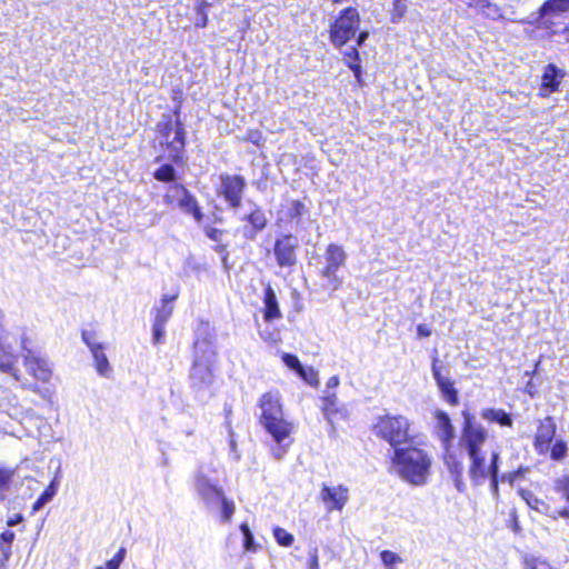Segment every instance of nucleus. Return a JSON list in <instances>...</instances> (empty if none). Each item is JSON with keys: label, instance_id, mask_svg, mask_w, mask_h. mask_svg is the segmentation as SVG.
<instances>
[{"label": "nucleus", "instance_id": "1", "mask_svg": "<svg viewBox=\"0 0 569 569\" xmlns=\"http://www.w3.org/2000/svg\"><path fill=\"white\" fill-rule=\"evenodd\" d=\"M459 446L469 458L468 473L475 486L485 483L490 475L498 473L499 451L491 446L488 431L481 425L467 419Z\"/></svg>", "mask_w": 569, "mask_h": 569}, {"label": "nucleus", "instance_id": "2", "mask_svg": "<svg viewBox=\"0 0 569 569\" xmlns=\"http://www.w3.org/2000/svg\"><path fill=\"white\" fill-rule=\"evenodd\" d=\"M431 463L429 453L417 447L395 448L391 457L393 472L412 486L427 483Z\"/></svg>", "mask_w": 569, "mask_h": 569}, {"label": "nucleus", "instance_id": "3", "mask_svg": "<svg viewBox=\"0 0 569 569\" xmlns=\"http://www.w3.org/2000/svg\"><path fill=\"white\" fill-rule=\"evenodd\" d=\"M20 349L23 367L29 376H31L38 387V382L49 385L53 371L50 361L39 351L33 350L29 346V338L23 333L20 338ZM30 383L28 380H26Z\"/></svg>", "mask_w": 569, "mask_h": 569}, {"label": "nucleus", "instance_id": "4", "mask_svg": "<svg viewBox=\"0 0 569 569\" xmlns=\"http://www.w3.org/2000/svg\"><path fill=\"white\" fill-rule=\"evenodd\" d=\"M378 437L389 442L393 448L407 442L409 438L410 421L403 416H382L373 426Z\"/></svg>", "mask_w": 569, "mask_h": 569}, {"label": "nucleus", "instance_id": "5", "mask_svg": "<svg viewBox=\"0 0 569 569\" xmlns=\"http://www.w3.org/2000/svg\"><path fill=\"white\" fill-rule=\"evenodd\" d=\"M360 17L355 8L340 11L336 20L330 24V40L336 47L346 44L359 30Z\"/></svg>", "mask_w": 569, "mask_h": 569}, {"label": "nucleus", "instance_id": "6", "mask_svg": "<svg viewBox=\"0 0 569 569\" xmlns=\"http://www.w3.org/2000/svg\"><path fill=\"white\" fill-rule=\"evenodd\" d=\"M323 259L325 264L320 270V276L328 281L332 290H338L342 284L338 270L346 264L348 254L342 246L330 243L326 248Z\"/></svg>", "mask_w": 569, "mask_h": 569}, {"label": "nucleus", "instance_id": "7", "mask_svg": "<svg viewBox=\"0 0 569 569\" xmlns=\"http://www.w3.org/2000/svg\"><path fill=\"white\" fill-rule=\"evenodd\" d=\"M166 204L180 209L183 213L191 214L197 222H201L202 213L196 198L179 183L168 187L163 197Z\"/></svg>", "mask_w": 569, "mask_h": 569}, {"label": "nucleus", "instance_id": "8", "mask_svg": "<svg viewBox=\"0 0 569 569\" xmlns=\"http://www.w3.org/2000/svg\"><path fill=\"white\" fill-rule=\"evenodd\" d=\"M268 433L272 437V439L278 443V448L273 450V457L276 459H281L286 453L288 447L291 445L292 440L290 436L293 431V425L287 421L283 416L276 418L274 420H269L261 423Z\"/></svg>", "mask_w": 569, "mask_h": 569}, {"label": "nucleus", "instance_id": "9", "mask_svg": "<svg viewBox=\"0 0 569 569\" xmlns=\"http://www.w3.org/2000/svg\"><path fill=\"white\" fill-rule=\"evenodd\" d=\"M194 488L208 506H217L222 498L223 489L218 480L212 479L206 467H200L194 476Z\"/></svg>", "mask_w": 569, "mask_h": 569}, {"label": "nucleus", "instance_id": "10", "mask_svg": "<svg viewBox=\"0 0 569 569\" xmlns=\"http://www.w3.org/2000/svg\"><path fill=\"white\" fill-rule=\"evenodd\" d=\"M246 186V180L241 176L221 174L218 193L224 198L231 208L237 209L241 204Z\"/></svg>", "mask_w": 569, "mask_h": 569}, {"label": "nucleus", "instance_id": "11", "mask_svg": "<svg viewBox=\"0 0 569 569\" xmlns=\"http://www.w3.org/2000/svg\"><path fill=\"white\" fill-rule=\"evenodd\" d=\"M214 352L209 351L206 360L197 359L191 369L190 379L191 385L196 390H203L211 386L213 381L212 362Z\"/></svg>", "mask_w": 569, "mask_h": 569}, {"label": "nucleus", "instance_id": "12", "mask_svg": "<svg viewBox=\"0 0 569 569\" xmlns=\"http://www.w3.org/2000/svg\"><path fill=\"white\" fill-rule=\"evenodd\" d=\"M298 239L292 234H286L277 239L274 243V256L280 267H292L297 262L296 249Z\"/></svg>", "mask_w": 569, "mask_h": 569}, {"label": "nucleus", "instance_id": "13", "mask_svg": "<svg viewBox=\"0 0 569 569\" xmlns=\"http://www.w3.org/2000/svg\"><path fill=\"white\" fill-rule=\"evenodd\" d=\"M320 498L326 505L328 511H341L349 500V489L343 485L327 486L322 485Z\"/></svg>", "mask_w": 569, "mask_h": 569}, {"label": "nucleus", "instance_id": "14", "mask_svg": "<svg viewBox=\"0 0 569 569\" xmlns=\"http://www.w3.org/2000/svg\"><path fill=\"white\" fill-rule=\"evenodd\" d=\"M82 340L84 341V343L88 346V348L91 351L97 372L101 377L108 378L112 372V368H111L109 360L104 353L103 345L96 341L94 335L92 332H87V331L83 332Z\"/></svg>", "mask_w": 569, "mask_h": 569}, {"label": "nucleus", "instance_id": "15", "mask_svg": "<svg viewBox=\"0 0 569 569\" xmlns=\"http://www.w3.org/2000/svg\"><path fill=\"white\" fill-rule=\"evenodd\" d=\"M556 435V423L551 417L540 420L535 437V449L537 452L545 455L550 449V443Z\"/></svg>", "mask_w": 569, "mask_h": 569}, {"label": "nucleus", "instance_id": "16", "mask_svg": "<svg viewBox=\"0 0 569 569\" xmlns=\"http://www.w3.org/2000/svg\"><path fill=\"white\" fill-rule=\"evenodd\" d=\"M260 409H261V416L260 421L261 423L274 420L278 417L283 416L282 412V406L280 403V397L278 393L274 392H266L260 398Z\"/></svg>", "mask_w": 569, "mask_h": 569}, {"label": "nucleus", "instance_id": "17", "mask_svg": "<svg viewBox=\"0 0 569 569\" xmlns=\"http://www.w3.org/2000/svg\"><path fill=\"white\" fill-rule=\"evenodd\" d=\"M241 220L250 223V228L246 227L243 234L248 239H253L260 231H262L267 224V218L263 211L253 204L252 210L244 214Z\"/></svg>", "mask_w": 569, "mask_h": 569}, {"label": "nucleus", "instance_id": "18", "mask_svg": "<svg viewBox=\"0 0 569 569\" xmlns=\"http://www.w3.org/2000/svg\"><path fill=\"white\" fill-rule=\"evenodd\" d=\"M565 77V71L557 68L555 64L549 63L546 66L542 82H541V92L542 96H548L549 93L558 90L561 79Z\"/></svg>", "mask_w": 569, "mask_h": 569}, {"label": "nucleus", "instance_id": "19", "mask_svg": "<svg viewBox=\"0 0 569 569\" xmlns=\"http://www.w3.org/2000/svg\"><path fill=\"white\" fill-rule=\"evenodd\" d=\"M432 375L445 400L448 403L456 406L458 403V391L453 387V382L448 377L441 375L440 370L436 366V361H433L432 365Z\"/></svg>", "mask_w": 569, "mask_h": 569}, {"label": "nucleus", "instance_id": "20", "mask_svg": "<svg viewBox=\"0 0 569 569\" xmlns=\"http://www.w3.org/2000/svg\"><path fill=\"white\" fill-rule=\"evenodd\" d=\"M436 432L448 449L455 438V429L449 416L445 411L439 410L436 412Z\"/></svg>", "mask_w": 569, "mask_h": 569}, {"label": "nucleus", "instance_id": "21", "mask_svg": "<svg viewBox=\"0 0 569 569\" xmlns=\"http://www.w3.org/2000/svg\"><path fill=\"white\" fill-rule=\"evenodd\" d=\"M263 305V319L266 321L271 322L282 318L276 292L270 284L264 289Z\"/></svg>", "mask_w": 569, "mask_h": 569}, {"label": "nucleus", "instance_id": "22", "mask_svg": "<svg viewBox=\"0 0 569 569\" xmlns=\"http://www.w3.org/2000/svg\"><path fill=\"white\" fill-rule=\"evenodd\" d=\"M179 297V290L174 289L171 293L163 295L160 300V306L156 308L154 321L164 323L169 321L173 312V302Z\"/></svg>", "mask_w": 569, "mask_h": 569}, {"label": "nucleus", "instance_id": "23", "mask_svg": "<svg viewBox=\"0 0 569 569\" xmlns=\"http://www.w3.org/2000/svg\"><path fill=\"white\" fill-rule=\"evenodd\" d=\"M569 11V0H547L539 9L540 18L556 17Z\"/></svg>", "mask_w": 569, "mask_h": 569}, {"label": "nucleus", "instance_id": "24", "mask_svg": "<svg viewBox=\"0 0 569 569\" xmlns=\"http://www.w3.org/2000/svg\"><path fill=\"white\" fill-rule=\"evenodd\" d=\"M170 130H173V138L168 142V144L173 158H178L184 148V126L179 120H177L174 127L170 128Z\"/></svg>", "mask_w": 569, "mask_h": 569}, {"label": "nucleus", "instance_id": "25", "mask_svg": "<svg viewBox=\"0 0 569 569\" xmlns=\"http://www.w3.org/2000/svg\"><path fill=\"white\" fill-rule=\"evenodd\" d=\"M481 418L489 422H497L500 426L503 427H511L512 426V419L511 416L508 415L502 409H493V408H487L481 411Z\"/></svg>", "mask_w": 569, "mask_h": 569}, {"label": "nucleus", "instance_id": "26", "mask_svg": "<svg viewBox=\"0 0 569 569\" xmlns=\"http://www.w3.org/2000/svg\"><path fill=\"white\" fill-rule=\"evenodd\" d=\"M16 535L13 531L7 529L0 535V562L4 565L11 557V545L14 541Z\"/></svg>", "mask_w": 569, "mask_h": 569}, {"label": "nucleus", "instance_id": "27", "mask_svg": "<svg viewBox=\"0 0 569 569\" xmlns=\"http://www.w3.org/2000/svg\"><path fill=\"white\" fill-rule=\"evenodd\" d=\"M521 496L531 509H535L538 512H541L547 516L550 515V506L535 497L531 492L521 491Z\"/></svg>", "mask_w": 569, "mask_h": 569}, {"label": "nucleus", "instance_id": "28", "mask_svg": "<svg viewBox=\"0 0 569 569\" xmlns=\"http://www.w3.org/2000/svg\"><path fill=\"white\" fill-rule=\"evenodd\" d=\"M282 361L287 367L297 371L301 378H307L306 368H303V366L300 363L299 359L296 356L290 353H283Z\"/></svg>", "mask_w": 569, "mask_h": 569}, {"label": "nucleus", "instance_id": "29", "mask_svg": "<svg viewBox=\"0 0 569 569\" xmlns=\"http://www.w3.org/2000/svg\"><path fill=\"white\" fill-rule=\"evenodd\" d=\"M273 537H274L276 541L280 546H283V547H290L295 541L293 536L290 532H288L286 529L280 528V527H276L273 529Z\"/></svg>", "mask_w": 569, "mask_h": 569}, {"label": "nucleus", "instance_id": "30", "mask_svg": "<svg viewBox=\"0 0 569 569\" xmlns=\"http://www.w3.org/2000/svg\"><path fill=\"white\" fill-rule=\"evenodd\" d=\"M14 470L8 468H0V497L9 490Z\"/></svg>", "mask_w": 569, "mask_h": 569}, {"label": "nucleus", "instance_id": "31", "mask_svg": "<svg viewBox=\"0 0 569 569\" xmlns=\"http://www.w3.org/2000/svg\"><path fill=\"white\" fill-rule=\"evenodd\" d=\"M176 176V170L171 164H163L154 172V178L159 181H172Z\"/></svg>", "mask_w": 569, "mask_h": 569}, {"label": "nucleus", "instance_id": "32", "mask_svg": "<svg viewBox=\"0 0 569 569\" xmlns=\"http://www.w3.org/2000/svg\"><path fill=\"white\" fill-rule=\"evenodd\" d=\"M126 549L120 548L112 559L108 560L103 566H98L94 569H119L126 558Z\"/></svg>", "mask_w": 569, "mask_h": 569}, {"label": "nucleus", "instance_id": "33", "mask_svg": "<svg viewBox=\"0 0 569 569\" xmlns=\"http://www.w3.org/2000/svg\"><path fill=\"white\" fill-rule=\"evenodd\" d=\"M218 503H221L222 520L226 522L230 521L236 510L233 501L229 500L223 493Z\"/></svg>", "mask_w": 569, "mask_h": 569}, {"label": "nucleus", "instance_id": "34", "mask_svg": "<svg viewBox=\"0 0 569 569\" xmlns=\"http://www.w3.org/2000/svg\"><path fill=\"white\" fill-rule=\"evenodd\" d=\"M18 402V397L9 389H1L0 393V407L9 410L10 407H14Z\"/></svg>", "mask_w": 569, "mask_h": 569}, {"label": "nucleus", "instance_id": "35", "mask_svg": "<svg viewBox=\"0 0 569 569\" xmlns=\"http://www.w3.org/2000/svg\"><path fill=\"white\" fill-rule=\"evenodd\" d=\"M550 457L553 460H561L567 455V445L562 440H557L552 447H550Z\"/></svg>", "mask_w": 569, "mask_h": 569}, {"label": "nucleus", "instance_id": "36", "mask_svg": "<svg viewBox=\"0 0 569 569\" xmlns=\"http://www.w3.org/2000/svg\"><path fill=\"white\" fill-rule=\"evenodd\" d=\"M240 530L243 535V538H244V541H243V547L247 551H253L256 549L254 547V540H253V535L249 528V526L247 523H241L240 525Z\"/></svg>", "mask_w": 569, "mask_h": 569}, {"label": "nucleus", "instance_id": "37", "mask_svg": "<svg viewBox=\"0 0 569 569\" xmlns=\"http://www.w3.org/2000/svg\"><path fill=\"white\" fill-rule=\"evenodd\" d=\"M346 56L349 68L355 72L356 76H358L360 71V66L358 63L359 52L357 48L353 47Z\"/></svg>", "mask_w": 569, "mask_h": 569}, {"label": "nucleus", "instance_id": "38", "mask_svg": "<svg viewBox=\"0 0 569 569\" xmlns=\"http://www.w3.org/2000/svg\"><path fill=\"white\" fill-rule=\"evenodd\" d=\"M555 490L557 492L562 493V496L569 502V477L565 476V477L558 478L555 481Z\"/></svg>", "mask_w": 569, "mask_h": 569}, {"label": "nucleus", "instance_id": "39", "mask_svg": "<svg viewBox=\"0 0 569 569\" xmlns=\"http://www.w3.org/2000/svg\"><path fill=\"white\" fill-rule=\"evenodd\" d=\"M380 558L382 563L390 569L392 568L393 565L399 563L401 561V558L397 553L389 550L382 551Z\"/></svg>", "mask_w": 569, "mask_h": 569}, {"label": "nucleus", "instance_id": "40", "mask_svg": "<svg viewBox=\"0 0 569 569\" xmlns=\"http://www.w3.org/2000/svg\"><path fill=\"white\" fill-rule=\"evenodd\" d=\"M407 11L406 0L393 1L392 20L396 22L403 17Z\"/></svg>", "mask_w": 569, "mask_h": 569}, {"label": "nucleus", "instance_id": "41", "mask_svg": "<svg viewBox=\"0 0 569 569\" xmlns=\"http://www.w3.org/2000/svg\"><path fill=\"white\" fill-rule=\"evenodd\" d=\"M207 6L206 2H201L198 7H197V17L194 19V24L196 27L198 28H203L207 26V22H208V18H207V13L204 12V7Z\"/></svg>", "mask_w": 569, "mask_h": 569}, {"label": "nucleus", "instance_id": "42", "mask_svg": "<svg viewBox=\"0 0 569 569\" xmlns=\"http://www.w3.org/2000/svg\"><path fill=\"white\" fill-rule=\"evenodd\" d=\"M166 325L153 321L152 339L154 343H160L164 337Z\"/></svg>", "mask_w": 569, "mask_h": 569}, {"label": "nucleus", "instance_id": "43", "mask_svg": "<svg viewBox=\"0 0 569 569\" xmlns=\"http://www.w3.org/2000/svg\"><path fill=\"white\" fill-rule=\"evenodd\" d=\"M57 491H58V481H57V478H54L50 482V485L47 487V489L41 493L40 497H42V500H46L47 502H49L56 496Z\"/></svg>", "mask_w": 569, "mask_h": 569}, {"label": "nucleus", "instance_id": "44", "mask_svg": "<svg viewBox=\"0 0 569 569\" xmlns=\"http://www.w3.org/2000/svg\"><path fill=\"white\" fill-rule=\"evenodd\" d=\"M528 569H553L547 561L539 558H531L526 560Z\"/></svg>", "mask_w": 569, "mask_h": 569}, {"label": "nucleus", "instance_id": "45", "mask_svg": "<svg viewBox=\"0 0 569 569\" xmlns=\"http://www.w3.org/2000/svg\"><path fill=\"white\" fill-rule=\"evenodd\" d=\"M336 400H337V398H336L335 395L326 396V398H325V408H323L326 415H329L330 412L333 411L335 406H336Z\"/></svg>", "mask_w": 569, "mask_h": 569}, {"label": "nucleus", "instance_id": "46", "mask_svg": "<svg viewBox=\"0 0 569 569\" xmlns=\"http://www.w3.org/2000/svg\"><path fill=\"white\" fill-rule=\"evenodd\" d=\"M308 569H320L317 549L309 551Z\"/></svg>", "mask_w": 569, "mask_h": 569}, {"label": "nucleus", "instance_id": "47", "mask_svg": "<svg viewBox=\"0 0 569 569\" xmlns=\"http://www.w3.org/2000/svg\"><path fill=\"white\" fill-rule=\"evenodd\" d=\"M549 517H551L552 519H557L558 517L569 519V509L563 508V509H560V510H552L550 508Z\"/></svg>", "mask_w": 569, "mask_h": 569}, {"label": "nucleus", "instance_id": "48", "mask_svg": "<svg viewBox=\"0 0 569 569\" xmlns=\"http://www.w3.org/2000/svg\"><path fill=\"white\" fill-rule=\"evenodd\" d=\"M306 371H307V378H302V379L306 380L310 385H316L318 382L316 371L312 368H308V369H306Z\"/></svg>", "mask_w": 569, "mask_h": 569}, {"label": "nucleus", "instance_id": "49", "mask_svg": "<svg viewBox=\"0 0 569 569\" xmlns=\"http://www.w3.org/2000/svg\"><path fill=\"white\" fill-rule=\"evenodd\" d=\"M488 479H490V488H491L492 495L497 496L498 495V473L490 475V477Z\"/></svg>", "mask_w": 569, "mask_h": 569}, {"label": "nucleus", "instance_id": "50", "mask_svg": "<svg viewBox=\"0 0 569 569\" xmlns=\"http://www.w3.org/2000/svg\"><path fill=\"white\" fill-rule=\"evenodd\" d=\"M417 333L419 337L425 338L431 335V330L426 325H419L417 327Z\"/></svg>", "mask_w": 569, "mask_h": 569}, {"label": "nucleus", "instance_id": "51", "mask_svg": "<svg viewBox=\"0 0 569 569\" xmlns=\"http://www.w3.org/2000/svg\"><path fill=\"white\" fill-rule=\"evenodd\" d=\"M21 521H22V516H21L20 513H17V515H14V516L10 517V518L7 520V525H8L9 527H13V526H16V525L20 523Z\"/></svg>", "mask_w": 569, "mask_h": 569}, {"label": "nucleus", "instance_id": "52", "mask_svg": "<svg viewBox=\"0 0 569 569\" xmlns=\"http://www.w3.org/2000/svg\"><path fill=\"white\" fill-rule=\"evenodd\" d=\"M46 503H48V502H47L46 500H42V497H39V498L34 501V503H33V506H32V511H33V512L39 511L40 509H42V508H43V506H44Z\"/></svg>", "mask_w": 569, "mask_h": 569}, {"label": "nucleus", "instance_id": "53", "mask_svg": "<svg viewBox=\"0 0 569 569\" xmlns=\"http://www.w3.org/2000/svg\"><path fill=\"white\" fill-rule=\"evenodd\" d=\"M46 503H48V502H47L46 500H42V497H39V498L34 501V503H33V506H32V511H33V512L39 511L40 509H42V508H43V506H44Z\"/></svg>", "mask_w": 569, "mask_h": 569}, {"label": "nucleus", "instance_id": "54", "mask_svg": "<svg viewBox=\"0 0 569 569\" xmlns=\"http://www.w3.org/2000/svg\"><path fill=\"white\" fill-rule=\"evenodd\" d=\"M46 503H48V502H47L46 500H42V497H39V498L34 501V503H33V506H32V511H33V512L39 511L40 509H42V508H43V506H44Z\"/></svg>", "mask_w": 569, "mask_h": 569}, {"label": "nucleus", "instance_id": "55", "mask_svg": "<svg viewBox=\"0 0 569 569\" xmlns=\"http://www.w3.org/2000/svg\"><path fill=\"white\" fill-rule=\"evenodd\" d=\"M368 37H369L368 31L359 32L358 38H357V46L358 47L362 46L365 43V41L368 39Z\"/></svg>", "mask_w": 569, "mask_h": 569}, {"label": "nucleus", "instance_id": "56", "mask_svg": "<svg viewBox=\"0 0 569 569\" xmlns=\"http://www.w3.org/2000/svg\"><path fill=\"white\" fill-rule=\"evenodd\" d=\"M339 385V378L337 376L330 377L327 381V388L333 389L338 387Z\"/></svg>", "mask_w": 569, "mask_h": 569}, {"label": "nucleus", "instance_id": "57", "mask_svg": "<svg viewBox=\"0 0 569 569\" xmlns=\"http://www.w3.org/2000/svg\"><path fill=\"white\" fill-rule=\"evenodd\" d=\"M303 208H305V206L301 202H299V201L293 202V209L297 214H301Z\"/></svg>", "mask_w": 569, "mask_h": 569}, {"label": "nucleus", "instance_id": "58", "mask_svg": "<svg viewBox=\"0 0 569 569\" xmlns=\"http://www.w3.org/2000/svg\"><path fill=\"white\" fill-rule=\"evenodd\" d=\"M481 2V0H469L468 3L469 6H479Z\"/></svg>", "mask_w": 569, "mask_h": 569}, {"label": "nucleus", "instance_id": "59", "mask_svg": "<svg viewBox=\"0 0 569 569\" xmlns=\"http://www.w3.org/2000/svg\"><path fill=\"white\" fill-rule=\"evenodd\" d=\"M566 32H567V34L569 36V27H568V28H566Z\"/></svg>", "mask_w": 569, "mask_h": 569}]
</instances>
